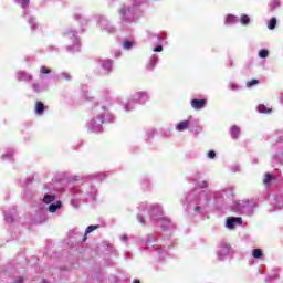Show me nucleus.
I'll list each match as a JSON object with an SVG mask.
<instances>
[{"label":"nucleus","mask_w":283,"mask_h":283,"mask_svg":"<svg viewBox=\"0 0 283 283\" xmlns=\"http://www.w3.org/2000/svg\"><path fill=\"white\" fill-rule=\"evenodd\" d=\"M190 105L192 109H205V107H207V99H192Z\"/></svg>","instance_id":"f257e3e1"},{"label":"nucleus","mask_w":283,"mask_h":283,"mask_svg":"<svg viewBox=\"0 0 283 283\" xmlns=\"http://www.w3.org/2000/svg\"><path fill=\"white\" fill-rule=\"evenodd\" d=\"M43 112H45V104H43L42 102H36L35 103V114H38V116L43 115Z\"/></svg>","instance_id":"f03ea898"},{"label":"nucleus","mask_w":283,"mask_h":283,"mask_svg":"<svg viewBox=\"0 0 283 283\" xmlns=\"http://www.w3.org/2000/svg\"><path fill=\"white\" fill-rule=\"evenodd\" d=\"M177 132H185V129H189V120H184L177 124L176 126Z\"/></svg>","instance_id":"7ed1b4c3"},{"label":"nucleus","mask_w":283,"mask_h":283,"mask_svg":"<svg viewBox=\"0 0 283 283\" xmlns=\"http://www.w3.org/2000/svg\"><path fill=\"white\" fill-rule=\"evenodd\" d=\"M61 201H57L56 205L52 203L49 206V211L50 213H56V211H59V209H61Z\"/></svg>","instance_id":"20e7f679"},{"label":"nucleus","mask_w":283,"mask_h":283,"mask_svg":"<svg viewBox=\"0 0 283 283\" xmlns=\"http://www.w3.org/2000/svg\"><path fill=\"white\" fill-rule=\"evenodd\" d=\"M230 252H231V247H230V245H223V247L221 248V250L219 251V255H220L221 258H224V256H227V254L230 253Z\"/></svg>","instance_id":"39448f33"},{"label":"nucleus","mask_w":283,"mask_h":283,"mask_svg":"<svg viewBox=\"0 0 283 283\" xmlns=\"http://www.w3.org/2000/svg\"><path fill=\"white\" fill-rule=\"evenodd\" d=\"M271 180H275V177H273V175L266 172L263 178V185H266V186L271 185Z\"/></svg>","instance_id":"423d86ee"},{"label":"nucleus","mask_w":283,"mask_h":283,"mask_svg":"<svg viewBox=\"0 0 283 283\" xmlns=\"http://www.w3.org/2000/svg\"><path fill=\"white\" fill-rule=\"evenodd\" d=\"M231 136H232V138H239V136H240V127H238V126H235V125H233L232 127H231Z\"/></svg>","instance_id":"0eeeda50"},{"label":"nucleus","mask_w":283,"mask_h":283,"mask_svg":"<svg viewBox=\"0 0 283 283\" xmlns=\"http://www.w3.org/2000/svg\"><path fill=\"white\" fill-rule=\"evenodd\" d=\"M275 25H277V19L271 18L269 25H268L269 30H275Z\"/></svg>","instance_id":"6e6552de"},{"label":"nucleus","mask_w":283,"mask_h":283,"mask_svg":"<svg viewBox=\"0 0 283 283\" xmlns=\"http://www.w3.org/2000/svg\"><path fill=\"white\" fill-rule=\"evenodd\" d=\"M252 255H253V258H255V260H260V258H262L263 253L260 249H254L252 251Z\"/></svg>","instance_id":"1a4fd4ad"},{"label":"nucleus","mask_w":283,"mask_h":283,"mask_svg":"<svg viewBox=\"0 0 283 283\" xmlns=\"http://www.w3.org/2000/svg\"><path fill=\"white\" fill-rule=\"evenodd\" d=\"M123 48H124V50H132V48H134V42H132L129 40H125Z\"/></svg>","instance_id":"9d476101"},{"label":"nucleus","mask_w":283,"mask_h":283,"mask_svg":"<svg viewBox=\"0 0 283 283\" xmlns=\"http://www.w3.org/2000/svg\"><path fill=\"white\" fill-rule=\"evenodd\" d=\"M43 202H45V205H50V202H54V196L52 195L44 196Z\"/></svg>","instance_id":"9b49d317"},{"label":"nucleus","mask_w":283,"mask_h":283,"mask_svg":"<svg viewBox=\"0 0 283 283\" xmlns=\"http://www.w3.org/2000/svg\"><path fill=\"white\" fill-rule=\"evenodd\" d=\"M226 21H227V23H237L238 18H235V15L229 14L226 18Z\"/></svg>","instance_id":"f8f14e48"},{"label":"nucleus","mask_w":283,"mask_h":283,"mask_svg":"<svg viewBox=\"0 0 283 283\" xmlns=\"http://www.w3.org/2000/svg\"><path fill=\"white\" fill-rule=\"evenodd\" d=\"M259 112H261V114H271V108H266V106L260 105Z\"/></svg>","instance_id":"ddd939ff"},{"label":"nucleus","mask_w":283,"mask_h":283,"mask_svg":"<svg viewBox=\"0 0 283 283\" xmlns=\"http://www.w3.org/2000/svg\"><path fill=\"white\" fill-rule=\"evenodd\" d=\"M98 228H99V226H88L85 230V234L87 235L88 233L96 231V229H98Z\"/></svg>","instance_id":"4468645a"},{"label":"nucleus","mask_w":283,"mask_h":283,"mask_svg":"<svg viewBox=\"0 0 283 283\" xmlns=\"http://www.w3.org/2000/svg\"><path fill=\"white\" fill-rule=\"evenodd\" d=\"M250 22H251V20L249 19V15L244 14L241 17V23L243 25H249Z\"/></svg>","instance_id":"2eb2a0df"},{"label":"nucleus","mask_w":283,"mask_h":283,"mask_svg":"<svg viewBox=\"0 0 283 283\" xmlns=\"http://www.w3.org/2000/svg\"><path fill=\"white\" fill-rule=\"evenodd\" d=\"M253 85H260V81L251 80V81L247 82V87H253Z\"/></svg>","instance_id":"dca6fc26"},{"label":"nucleus","mask_w":283,"mask_h":283,"mask_svg":"<svg viewBox=\"0 0 283 283\" xmlns=\"http://www.w3.org/2000/svg\"><path fill=\"white\" fill-rule=\"evenodd\" d=\"M234 224H235V222L233 221L232 217L227 219L228 229H233Z\"/></svg>","instance_id":"f3484780"},{"label":"nucleus","mask_w":283,"mask_h":283,"mask_svg":"<svg viewBox=\"0 0 283 283\" xmlns=\"http://www.w3.org/2000/svg\"><path fill=\"white\" fill-rule=\"evenodd\" d=\"M259 56H260V59H266V57H269V51H266V50H261V51L259 52Z\"/></svg>","instance_id":"a211bd4d"},{"label":"nucleus","mask_w":283,"mask_h":283,"mask_svg":"<svg viewBox=\"0 0 283 283\" xmlns=\"http://www.w3.org/2000/svg\"><path fill=\"white\" fill-rule=\"evenodd\" d=\"M17 3H21L23 8H28L30 6V0H15Z\"/></svg>","instance_id":"6ab92c4d"},{"label":"nucleus","mask_w":283,"mask_h":283,"mask_svg":"<svg viewBox=\"0 0 283 283\" xmlns=\"http://www.w3.org/2000/svg\"><path fill=\"white\" fill-rule=\"evenodd\" d=\"M41 74H50V69L45 67V66H41V70H40Z\"/></svg>","instance_id":"aec40b11"},{"label":"nucleus","mask_w":283,"mask_h":283,"mask_svg":"<svg viewBox=\"0 0 283 283\" xmlns=\"http://www.w3.org/2000/svg\"><path fill=\"white\" fill-rule=\"evenodd\" d=\"M127 12H129V8L127 7H124L119 10V14H123V15L127 14Z\"/></svg>","instance_id":"412c9836"},{"label":"nucleus","mask_w":283,"mask_h":283,"mask_svg":"<svg viewBox=\"0 0 283 283\" xmlns=\"http://www.w3.org/2000/svg\"><path fill=\"white\" fill-rule=\"evenodd\" d=\"M232 221L237 222V224H242V218L240 217H232Z\"/></svg>","instance_id":"4be33fe9"},{"label":"nucleus","mask_w":283,"mask_h":283,"mask_svg":"<svg viewBox=\"0 0 283 283\" xmlns=\"http://www.w3.org/2000/svg\"><path fill=\"white\" fill-rule=\"evenodd\" d=\"M208 158H211V159L216 158V151L209 150L208 151Z\"/></svg>","instance_id":"5701e85b"},{"label":"nucleus","mask_w":283,"mask_h":283,"mask_svg":"<svg viewBox=\"0 0 283 283\" xmlns=\"http://www.w3.org/2000/svg\"><path fill=\"white\" fill-rule=\"evenodd\" d=\"M208 186H209V184H207V181H203V182L199 184V187L201 189H207Z\"/></svg>","instance_id":"b1692460"},{"label":"nucleus","mask_w":283,"mask_h":283,"mask_svg":"<svg viewBox=\"0 0 283 283\" xmlns=\"http://www.w3.org/2000/svg\"><path fill=\"white\" fill-rule=\"evenodd\" d=\"M153 51L154 52H163V45L156 46Z\"/></svg>","instance_id":"393cba45"},{"label":"nucleus","mask_w":283,"mask_h":283,"mask_svg":"<svg viewBox=\"0 0 283 283\" xmlns=\"http://www.w3.org/2000/svg\"><path fill=\"white\" fill-rule=\"evenodd\" d=\"M13 283H23V276L17 277Z\"/></svg>","instance_id":"a878e982"},{"label":"nucleus","mask_w":283,"mask_h":283,"mask_svg":"<svg viewBox=\"0 0 283 283\" xmlns=\"http://www.w3.org/2000/svg\"><path fill=\"white\" fill-rule=\"evenodd\" d=\"M200 207L199 206H197V207H195V211H200Z\"/></svg>","instance_id":"bb28decb"},{"label":"nucleus","mask_w":283,"mask_h":283,"mask_svg":"<svg viewBox=\"0 0 283 283\" xmlns=\"http://www.w3.org/2000/svg\"><path fill=\"white\" fill-rule=\"evenodd\" d=\"M87 240V234H85V237L83 238V242H86Z\"/></svg>","instance_id":"cd10ccee"},{"label":"nucleus","mask_w":283,"mask_h":283,"mask_svg":"<svg viewBox=\"0 0 283 283\" xmlns=\"http://www.w3.org/2000/svg\"><path fill=\"white\" fill-rule=\"evenodd\" d=\"M133 283H140V280H134Z\"/></svg>","instance_id":"c85d7f7f"},{"label":"nucleus","mask_w":283,"mask_h":283,"mask_svg":"<svg viewBox=\"0 0 283 283\" xmlns=\"http://www.w3.org/2000/svg\"><path fill=\"white\" fill-rule=\"evenodd\" d=\"M123 240H125V242H126V240H127V237H123Z\"/></svg>","instance_id":"c756f323"},{"label":"nucleus","mask_w":283,"mask_h":283,"mask_svg":"<svg viewBox=\"0 0 283 283\" xmlns=\"http://www.w3.org/2000/svg\"><path fill=\"white\" fill-rule=\"evenodd\" d=\"M42 283H48V281H45V280H42Z\"/></svg>","instance_id":"7c9ffc66"},{"label":"nucleus","mask_w":283,"mask_h":283,"mask_svg":"<svg viewBox=\"0 0 283 283\" xmlns=\"http://www.w3.org/2000/svg\"><path fill=\"white\" fill-rule=\"evenodd\" d=\"M154 69V65L153 66H150V70H153Z\"/></svg>","instance_id":"2f4dec72"}]
</instances>
